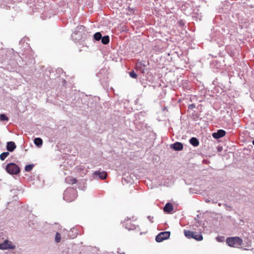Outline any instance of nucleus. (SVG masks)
I'll return each mask as SVG.
<instances>
[{"instance_id": "obj_1", "label": "nucleus", "mask_w": 254, "mask_h": 254, "mask_svg": "<svg viewBox=\"0 0 254 254\" xmlns=\"http://www.w3.org/2000/svg\"><path fill=\"white\" fill-rule=\"evenodd\" d=\"M77 196V190L73 188H67L64 193V199L67 202L74 200Z\"/></svg>"}, {"instance_id": "obj_2", "label": "nucleus", "mask_w": 254, "mask_h": 254, "mask_svg": "<svg viewBox=\"0 0 254 254\" xmlns=\"http://www.w3.org/2000/svg\"><path fill=\"white\" fill-rule=\"evenodd\" d=\"M227 244L231 247L239 248L243 243V240L238 237H230L226 239Z\"/></svg>"}, {"instance_id": "obj_3", "label": "nucleus", "mask_w": 254, "mask_h": 254, "mask_svg": "<svg viewBox=\"0 0 254 254\" xmlns=\"http://www.w3.org/2000/svg\"><path fill=\"white\" fill-rule=\"evenodd\" d=\"M184 234L188 239H194L197 241H201L203 239L202 235L201 234H198L196 232L185 230Z\"/></svg>"}, {"instance_id": "obj_4", "label": "nucleus", "mask_w": 254, "mask_h": 254, "mask_svg": "<svg viewBox=\"0 0 254 254\" xmlns=\"http://www.w3.org/2000/svg\"><path fill=\"white\" fill-rule=\"evenodd\" d=\"M5 169L9 174L11 175H16L20 172V168L18 165L13 163L8 164L6 166Z\"/></svg>"}, {"instance_id": "obj_5", "label": "nucleus", "mask_w": 254, "mask_h": 254, "mask_svg": "<svg viewBox=\"0 0 254 254\" xmlns=\"http://www.w3.org/2000/svg\"><path fill=\"white\" fill-rule=\"evenodd\" d=\"M123 224L125 228L128 230H132L136 229L135 224L132 221H131L130 218H127L125 219L123 221Z\"/></svg>"}, {"instance_id": "obj_6", "label": "nucleus", "mask_w": 254, "mask_h": 254, "mask_svg": "<svg viewBox=\"0 0 254 254\" xmlns=\"http://www.w3.org/2000/svg\"><path fill=\"white\" fill-rule=\"evenodd\" d=\"M170 236V232L169 231L162 232L160 233L156 237V241L157 242H161L164 240L168 239Z\"/></svg>"}, {"instance_id": "obj_7", "label": "nucleus", "mask_w": 254, "mask_h": 254, "mask_svg": "<svg viewBox=\"0 0 254 254\" xmlns=\"http://www.w3.org/2000/svg\"><path fill=\"white\" fill-rule=\"evenodd\" d=\"M15 246L11 244V243L8 241H5L3 243L0 244V250L13 249Z\"/></svg>"}, {"instance_id": "obj_8", "label": "nucleus", "mask_w": 254, "mask_h": 254, "mask_svg": "<svg viewBox=\"0 0 254 254\" xmlns=\"http://www.w3.org/2000/svg\"><path fill=\"white\" fill-rule=\"evenodd\" d=\"M226 134V131L223 129H219L216 132L212 133V136L216 139L220 138L224 136Z\"/></svg>"}, {"instance_id": "obj_9", "label": "nucleus", "mask_w": 254, "mask_h": 254, "mask_svg": "<svg viewBox=\"0 0 254 254\" xmlns=\"http://www.w3.org/2000/svg\"><path fill=\"white\" fill-rule=\"evenodd\" d=\"M171 147L176 151H181L183 149V145L181 142H176V143L171 144Z\"/></svg>"}, {"instance_id": "obj_10", "label": "nucleus", "mask_w": 254, "mask_h": 254, "mask_svg": "<svg viewBox=\"0 0 254 254\" xmlns=\"http://www.w3.org/2000/svg\"><path fill=\"white\" fill-rule=\"evenodd\" d=\"M173 210V204L169 202L167 203L163 208L164 211L168 213H172Z\"/></svg>"}, {"instance_id": "obj_11", "label": "nucleus", "mask_w": 254, "mask_h": 254, "mask_svg": "<svg viewBox=\"0 0 254 254\" xmlns=\"http://www.w3.org/2000/svg\"><path fill=\"white\" fill-rule=\"evenodd\" d=\"M16 146L14 142L10 141L7 142L6 149L8 151L12 152L16 148Z\"/></svg>"}, {"instance_id": "obj_12", "label": "nucleus", "mask_w": 254, "mask_h": 254, "mask_svg": "<svg viewBox=\"0 0 254 254\" xmlns=\"http://www.w3.org/2000/svg\"><path fill=\"white\" fill-rule=\"evenodd\" d=\"M94 174L97 176L98 175L99 177L102 180L105 179L107 176V173L104 171L102 172L96 171L95 172Z\"/></svg>"}, {"instance_id": "obj_13", "label": "nucleus", "mask_w": 254, "mask_h": 254, "mask_svg": "<svg viewBox=\"0 0 254 254\" xmlns=\"http://www.w3.org/2000/svg\"><path fill=\"white\" fill-rule=\"evenodd\" d=\"M65 181L69 184H74L77 183V180L72 177H67L65 178Z\"/></svg>"}, {"instance_id": "obj_14", "label": "nucleus", "mask_w": 254, "mask_h": 254, "mask_svg": "<svg viewBox=\"0 0 254 254\" xmlns=\"http://www.w3.org/2000/svg\"><path fill=\"white\" fill-rule=\"evenodd\" d=\"M190 143L194 147L198 146L199 145V141L195 137H192L190 139Z\"/></svg>"}, {"instance_id": "obj_15", "label": "nucleus", "mask_w": 254, "mask_h": 254, "mask_svg": "<svg viewBox=\"0 0 254 254\" xmlns=\"http://www.w3.org/2000/svg\"><path fill=\"white\" fill-rule=\"evenodd\" d=\"M34 143L38 146H40L43 144V140L40 138H36L34 140Z\"/></svg>"}, {"instance_id": "obj_16", "label": "nucleus", "mask_w": 254, "mask_h": 254, "mask_svg": "<svg viewBox=\"0 0 254 254\" xmlns=\"http://www.w3.org/2000/svg\"><path fill=\"white\" fill-rule=\"evenodd\" d=\"M110 39L108 36H105L101 38L102 43L103 44H107L109 43Z\"/></svg>"}, {"instance_id": "obj_17", "label": "nucleus", "mask_w": 254, "mask_h": 254, "mask_svg": "<svg viewBox=\"0 0 254 254\" xmlns=\"http://www.w3.org/2000/svg\"><path fill=\"white\" fill-rule=\"evenodd\" d=\"M9 153L8 152H4L0 155V159L1 160L3 161L8 155Z\"/></svg>"}, {"instance_id": "obj_18", "label": "nucleus", "mask_w": 254, "mask_h": 254, "mask_svg": "<svg viewBox=\"0 0 254 254\" xmlns=\"http://www.w3.org/2000/svg\"><path fill=\"white\" fill-rule=\"evenodd\" d=\"M102 35L100 32H97L94 35V38L96 41H99L102 38Z\"/></svg>"}, {"instance_id": "obj_19", "label": "nucleus", "mask_w": 254, "mask_h": 254, "mask_svg": "<svg viewBox=\"0 0 254 254\" xmlns=\"http://www.w3.org/2000/svg\"><path fill=\"white\" fill-rule=\"evenodd\" d=\"M61 239V234L57 232L56 233V236H55V241L57 243H59V242H60Z\"/></svg>"}, {"instance_id": "obj_20", "label": "nucleus", "mask_w": 254, "mask_h": 254, "mask_svg": "<svg viewBox=\"0 0 254 254\" xmlns=\"http://www.w3.org/2000/svg\"><path fill=\"white\" fill-rule=\"evenodd\" d=\"M0 120L3 121H8V118L4 115V114H0Z\"/></svg>"}, {"instance_id": "obj_21", "label": "nucleus", "mask_w": 254, "mask_h": 254, "mask_svg": "<svg viewBox=\"0 0 254 254\" xmlns=\"http://www.w3.org/2000/svg\"><path fill=\"white\" fill-rule=\"evenodd\" d=\"M33 167V165H31V164L27 165L25 166V170H26V171L29 172V171H30L32 169Z\"/></svg>"}, {"instance_id": "obj_22", "label": "nucleus", "mask_w": 254, "mask_h": 254, "mask_svg": "<svg viewBox=\"0 0 254 254\" xmlns=\"http://www.w3.org/2000/svg\"><path fill=\"white\" fill-rule=\"evenodd\" d=\"M129 74L130 76L133 78H137V74L135 73L134 71H131L129 72Z\"/></svg>"}, {"instance_id": "obj_23", "label": "nucleus", "mask_w": 254, "mask_h": 254, "mask_svg": "<svg viewBox=\"0 0 254 254\" xmlns=\"http://www.w3.org/2000/svg\"><path fill=\"white\" fill-rule=\"evenodd\" d=\"M216 240L219 242H222L224 241L225 238L223 236H218L216 237Z\"/></svg>"}, {"instance_id": "obj_24", "label": "nucleus", "mask_w": 254, "mask_h": 254, "mask_svg": "<svg viewBox=\"0 0 254 254\" xmlns=\"http://www.w3.org/2000/svg\"><path fill=\"white\" fill-rule=\"evenodd\" d=\"M223 150V148L222 146H218L217 147V150L218 152H221Z\"/></svg>"}, {"instance_id": "obj_25", "label": "nucleus", "mask_w": 254, "mask_h": 254, "mask_svg": "<svg viewBox=\"0 0 254 254\" xmlns=\"http://www.w3.org/2000/svg\"><path fill=\"white\" fill-rule=\"evenodd\" d=\"M190 107L191 108H193L194 107V105H193V104H192V105H190Z\"/></svg>"}, {"instance_id": "obj_26", "label": "nucleus", "mask_w": 254, "mask_h": 254, "mask_svg": "<svg viewBox=\"0 0 254 254\" xmlns=\"http://www.w3.org/2000/svg\"><path fill=\"white\" fill-rule=\"evenodd\" d=\"M139 65H141V63H139V64H137V68H139Z\"/></svg>"}, {"instance_id": "obj_27", "label": "nucleus", "mask_w": 254, "mask_h": 254, "mask_svg": "<svg viewBox=\"0 0 254 254\" xmlns=\"http://www.w3.org/2000/svg\"><path fill=\"white\" fill-rule=\"evenodd\" d=\"M252 143H253V144L254 145V140L253 141Z\"/></svg>"}, {"instance_id": "obj_28", "label": "nucleus", "mask_w": 254, "mask_h": 254, "mask_svg": "<svg viewBox=\"0 0 254 254\" xmlns=\"http://www.w3.org/2000/svg\"><path fill=\"white\" fill-rule=\"evenodd\" d=\"M141 72H142V73H143V72H144V70L143 69V70L141 71Z\"/></svg>"}]
</instances>
